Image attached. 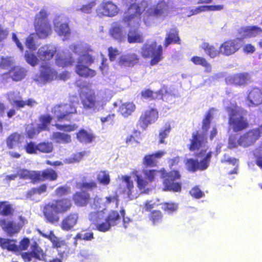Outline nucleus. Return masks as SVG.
Wrapping results in <instances>:
<instances>
[{
	"label": "nucleus",
	"instance_id": "nucleus-9",
	"mask_svg": "<svg viewBox=\"0 0 262 262\" xmlns=\"http://www.w3.org/2000/svg\"><path fill=\"white\" fill-rule=\"evenodd\" d=\"M77 105H78L77 101L70 102L69 103L61 104L54 106L52 112L58 121L62 119L68 120L70 115L76 113Z\"/></svg>",
	"mask_w": 262,
	"mask_h": 262
},
{
	"label": "nucleus",
	"instance_id": "nucleus-53",
	"mask_svg": "<svg viewBox=\"0 0 262 262\" xmlns=\"http://www.w3.org/2000/svg\"><path fill=\"white\" fill-rule=\"evenodd\" d=\"M221 162L222 163L228 162L230 164H232L233 165L236 166L234 168L233 171H231L229 172V174L236 173V170H237L236 168L238 166V161L237 159H236L235 158H231L229 157L228 155H225L224 156V157H223V158L222 159Z\"/></svg>",
	"mask_w": 262,
	"mask_h": 262
},
{
	"label": "nucleus",
	"instance_id": "nucleus-57",
	"mask_svg": "<svg viewBox=\"0 0 262 262\" xmlns=\"http://www.w3.org/2000/svg\"><path fill=\"white\" fill-rule=\"evenodd\" d=\"M85 154V151L77 152L73 155L69 159H67L66 161L69 163L79 162L84 156Z\"/></svg>",
	"mask_w": 262,
	"mask_h": 262
},
{
	"label": "nucleus",
	"instance_id": "nucleus-19",
	"mask_svg": "<svg viewBox=\"0 0 262 262\" xmlns=\"http://www.w3.org/2000/svg\"><path fill=\"white\" fill-rule=\"evenodd\" d=\"M260 130L253 129L243 134L238 139V144L241 146L247 147L253 144L260 137Z\"/></svg>",
	"mask_w": 262,
	"mask_h": 262
},
{
	"label": "nucleus",
	"instance_id": "nucleus-44",
	"mask_svg": "<svg viewBox=\"0 0 262 262\" xmlns=\"http://www.w3.org/2000/svg\"><path fill=\"white\" fill-rule=\"evenodd\" d=\"M23 137L17 133L11 135L7 140V144L9 148H13L21 142Z\"/></svg>",
	"mask_w": 262,
	"mask_h": 262
},
{
	"label": "nucleus",
	"instance_id": "nucleus-27",
	"mask_svg": "<svg viewBox=\"0 0 262 262\" xmlns=\"http://www.w3.org/2000/svg\"><path fill=\"white\" fill-rule=\"evenodd\" d=\"M249 80V74L247 73H243L229 76L226 78V82L227 84H229L242 85L246 84Z\"/></svg>",
	"mask_w": 262,
	"mask_h": 262
},
{
	"label": "nucleus",
	"instance_id": "nucleus-4",
	"mask_svg": "<svg viewBox=\"0 0 262 262\" xmlns=\"http://www.w3.org/2000/svg\"><path fill=\"white\" fill-rule=\"evenodd\" d=\"M150 3V0H142L139 4L131 5L124 14L123 21L127 26H135L139 25L141 13Z\"/></svg>",
	"mask_w": 262,
	"mask_h": 262
},
{
	"label": "nucleus",
	"instance_id": "nucleus-59",
	"mask_svg": "<svg viewBox=\"0 0 262 262\" xmlns=\"http://www.w3.org/2000/svg\"><path fill=\"white\" fill-rule=\"evenodd\" d=\"M36 35L31 34L28 36L26 41V47L31 50H35L36 48L35 39Z\"/></svg>",
	"mask_w": 262,
	"mask_h": 262
},
{
	"label": "nucleus",
	"instance_id": "nucleus-60",
	"mask_svg": "<svg viewBox=\"0 0 262 262\" xmlns=\"http://www.w3.org/2000/svg\"><path fill=\"white\" fill-rule=\"evenodd\" d=\"M254 156L256 158V163L258 166L262 167V143L254 151Z\"/></svg>",
	"mask_w": 262,
	"mask_h": 262
},
{
	"label": "nucleus",
	"instance_id": "nucleus-38",
	"mask_svg": "<svg viewBox=\"0 0 262 262\" xmlns=\"http://www.w3.org/2000/svg\"><path fill=\"white\" fill-rule=\"evenodd\" d=\"M201 48L204 50L206 54L211 58H214L221 54V52H220V47L219 49H217L213 46L207 42H203L201 45Z\"/></svg>",
	"mask_w": 262,
	"mask_h": 262
},
{
	"label": "nucleus",
	"instance_id": "nucleus-46",
	"mask_svg": "<svg viewBox=\"0 0 262 262\" xmlns=\"http://www.w3.org/2000/svg\"><path fill=\"white\" fill-rule=\"evenodd\" d=\"M40 234L44 237L49 239L53 244V247L56 248L60 247L63 243L62 241L59 240V239L53 234L52 231H50L49 233H43L40 230H38Z\"/></svg>",
	"mask_w": 262,
	"mask_h": 262
},
{
	"label": "nucleus",
	"instance_id": "nucleus-35",
	"mask_svg": "<svg viewBox=\"0 0 262 262\" xmlns=\"http://www.w3.org/2000/svg\"><path fill=\"white\" fill-rule=\"evenodd\" d=\"M7 99L12 105H15L17 107L21 108L24 104V100L17 91L9 92L7 94Z\"/></svg>",
	"mask_w": 262,
	"mask_h": 262
},
{
	"label": "nucleus",
	"instance_id": "nucleus-51",
	"mask_svg": "<svg viewBox=\"0 0 262 262\" xmlns=\"http://www.w3.org/2000/svg\"><path fill=\"white\" fill-rule=\"evenodd\" d=\"M14 64V60L11 56H2L0 59V67L3 69H8Z\"/></svg>",
	"mask_w": 262,
	"mask_h": 262
},
{
	"label": "nucleus",
	"instance_id": "nucleus-61",
	"mask_svg": "<svg viewBox=\"0 0 262 262\" xmlns=\"http://www.w3.org/2000/svg\"><path fill=\"white\" fill-rule=\"evenodd\" d=\"M25 148L28 154H35L37 150V145H35L33 142H28L25 146Z\"/></svg>",
	"mask_w": 262,
	"mask_h": 262
},
{
	"label": "nucleus",
	"instance_id": "nucleus-16",
	"mask_svg": "<svg viewBox=\"0 0 262 262\" xmlns=\"http://www.w3.org/2000/svg\"><path fill=\"white\" fill-rule=\"evenodd\" d=\"M241 38H237L224 42L220 46V52L225 56H230L236 52L242 46Z\"/></svg>",
	"mask_w": 262,
	"mask_h": 262
},
{
	"label": "nucleus",
	"instance_id": "nucleus-26",
	"mask_svg": "<svg viewBox=\"0 0 262 262\" xmlns=\"http://www.w3.org/2000/svg\"><path fill=\"white\" fill-rule=\"evenodd\" d=\"M247 99L249 102V106L258 105L262 103V92L257 88H255L251 90L247 97Z\"/></svg>",
	"mask_w": 262,
	"mask_h": 262
},
{
	"label": "nucleus",
	"instance_id": "nucleus-33",
	"mask_svg": "<svg viewBox=\"0 0 262 262\" xmlns=\"http://www.w3.org/2000/svg\"><path fill=\"white\" fill-rule=\"evenodd\" d=\"M18 177L23 179H30L37 181L39 179L40 172L35 171H30L26 169H19L17 171Z\"/></svg>",
	"mask_w": 262,
	"mask_h": 262
},
{
	"label": "nucleus",
	"instance_id": "nucleus-8",
	"mask_svg": "<svg viewBox=\"0 0 262 262\" xmlns=\"http://www.w3.org/2000/svg\"><path fill=\"white\" fill-rule=\"evenodd\" d=\"M141 54L144 58H151L150 64L154 66L162 59V47L161 45L157 47L156 42L145 43L141 48Z\"/></svg>",
	"mask_w": 262,
	"mask_h": 262
},
{
	"label": "nucleus",
	"instance_id": "nucleus-3",
	"mask_svg": "<svg viewBox=\"0 0 262 262\" xmlns=\"http://www.w3.org/2000/svg\"><path fill=\"white\" fill-rule=\"evenodd\" d=\"M89 219L94 224L98 230L101 232L108 231L112 226L119 223L120 216L117 211L111 210L106 212L105 209L100 211L92 212L89 214Z\"/></svg>",
	"mask_w": 262,
	"mask_h": 262
},
{
	"label": "nucleus",
	"instance_id": "nucleus-55",
	"mask_svg": "<svg viewBox=\"0 0 262 262\" xmlns=\"http://www.w3.org/2000/svg\"><path fill=\"white\" fill-rule=\"evenodd\" d=\"M98 180L104 185H108L110 182V176L106 171H100L98 174Z\"/></svg>",
	"mask_w": 262,
	"mask_h": 262
},
{
	"label": "nucleus",
	"instance_id": "nucleus-54",
	"mask_svg": "<svg viewBox=\"0 0 262 262\" xmlns=\"http://www.w3.org/2000/svg\"><path fill=\"white\" fill-rule=\"evenodd\" d=\"M53 149V144L49 142H43L37 145V150L45 153L51 152Z\"/></svg>",
	"mask_w": 262,
	"mask_h": 262
},
{
	"label": "nucleus",
	"instance_id": "nucleus-15",
	"mask_svg": "<svg viewBox=\"0 0 262 262\" xmlns=\"http://www.w3.org/2000/svg\"><path fill=\"white\" fill-rule=\"evenodd\" d=\"M19 222L16 223L11 221H6L4 220H0V226L9 235L18 233L20 228L27 223V220L21 216H19Z\"/></svg>",
	"mask_w": 262,
	"mask_h": 262
},
{
	"label": "nucleus",
	"instance_id": "nucleus-22",
	"mask_svg": "<svg viewBox=\"0 0 262 262\" xmlns=\"http://www.w3.org/2000/svg\"><path fill=\"white\" fill-rule=\"evenodd\" d=\"M56 52V47L49 44L41 46L37 51V55L41 61H46L51 59Z\"/></svg>",
	"mask_w": 262,
	"mask_h": 262
},
{
	"label": "nucleus",
	"instance_id": "nucleus-64",
	"mask_svg": "<svg viewBox=\"0 0 262 262\" xmlns=\"http://www.w3.org/2000/svg\"><path fill=\"white\" fill-rule=\"evenodd\" d=\"M162 208L165 211L171 213L177 209L178 205L174 203H165L163 205Z\"/></svg>",
	"mask_w": 262,
	"mask_h": 262
},
{
	"label": "nucleus",
	"instance_id": "nucleus-39",
	"mask_svg": "<svg viewBox=\"0 0 262 262\" xmlns=\"http://www.w3.org/2000/svg\"><path fill=\"white\" fill-rule=\"evenodd\" d=\"M77 138L81 143H90L94 140L95 136L93 134L81 129L77 133Z\"/></svg>",
	"mask_w": 262,
	"mask_h": 262
},
{
	"label": "nucleus",
	"instance_id": "nucleus-10",
	"mask_svg": "<svg viewBox=\"0 0 262 262\" xmlns=\"http://www.w3.org/2000/svg\"><path fill=\"white\" fill-rule=\"evenodd\" d=\"M57 71L48 63H43L40 66L39 75H36L34 80L39 84H44L56 79Z\"/></svg>",
	"mask_w": 262,
	"mask_h": 262
},
{
	"label": "nucleus",
	"instance_id": "nucleus-6",
	"mask_svg": "<svg viewBox=\"0 0 262 262\" xmlns=\"http://www.w3.org/2000/svg\"><path fill=\"white\" fill-rule=\"evenodd\" d=\"M47 12L41 9L35 17L34 27L36 34L40 38H45L51 33V27L47 19Z\"/></svg>",
	"mask_w": 262,
	"mask_h": 262
},
{
	"label": "nucleus",
	"instance_id": "nucleus-40",
	"mask_svg": "<svg viewBox=\"0 0 262 262\" xmlns=\"http://www.w3.org/2000/svg\"><path fill=\"white\" fill-rule=\"evenodd\" d=\"M224 9V5H205L199 6L197 8L191 10L192 14H196L201 12L207 11H219Z\"/></svg>",
	"mask_w": 262,
	"mask_h": 262
},
{
	"label": "nucleus",
	"instance_id": "nucleus-18",
	"mask_svg": "<svg viewBox=\"0 0 262 262\" xmlns=\"http://www.w3.org/2000/svg\"><path fill=\"white\" fill-rule=\"evenodd\" d=\"M118 7L112 2L103 1L97 7V12L99 15L113 17L118 13Z\"/></svg>",
	"mask_w": 262,
	"mask_h": 262
},
{
	"label": "nucleus",
	"instance_id": "nucleus-23",
	"mask_svg": "<svg viewBox=\"0 0 262 262\" xmlns=\"http://www.w3.org/2000/svg\"><path fill=\"white\" fill-rule=\"evenodd\" d=\"M115 203L116 206L118 205L117 196H109L102 200L98 196H96L93 199H91L90 202V206L93 209L103 208L107 206V204Z\"/></svg>",
	"mask_w": 262,
	"mask_h": 262
},
{
	"label": "nucleus",
	"instance_id": "nucleus-31",
	"mask_svg": "<svg viewBox=\"0 0 262 262\" xmlns=\"http://www.w3.org/2000/svg\"><path fill=\"white\" fill-rule=\"evenodd\" d=\"M54 26L55 31L59 36L63 37V40H66L69 37L71 31L68 24L55 21Z\"/></svg>",
	"mask_w": 262,
	"mask_h": 262
},
{
	"label": "nucleus",
	"instance_id": "nucleus-56",
	"mask_svg": "<svg viewBox=\"0 0 262 262\" xmlns=\"http://www.w3.org/2000/svg\"><path fill=\"white\" fill-rule=\"evenodd\" d=\"M141 95L144 98H148L150 99H158L160 96L159 92L154 93L150 90L143 91L141 93Z\"/></svg>",
	"mask_w": 262,
	"mask_h": 262
},
{
	"label": "nucleus",
	"instance_id": "nucleus-5",
	"mask_svg": "<svg viewBox=\"0 0 262 262\" xmlns=\"http://www.w3.org/2000/svg\"><path fill=\"white\" fill-rule=\"evenodd\" d=\"M229 124L234 132H237L246 128L248 123L244 118L243 112L239 107H228Z\"/></svg>",
	"mask_w": 262,
	"mask_h": 262
},
{
	"label": "nucleus",
	"instance_id": "nucleus-45",
	"mask_svg": "<svg viewBox=\"0 0 262 262\" xmlns=\"http://www.w3.org/2000/svg\"><path fill=\"white\" fill-rule=\"evenodd\" d=\"M40 172L39 179L37 181H43L44 180H55L57 179V174L56 172L52 169H47L45 171Z\"/></svg>",
	"mask_w": 262,
	"mask_h": 262
},
{
	"label": "nucleus",
	"instance_id": "nucleus-52",
	"mask_svg": "<svg viewBox=\"0 0 262 262\" xmlns=\"http://www.w3.org/2000/svg\"><path fill=\"white\" fill-rule=\"evenodd\" d=\"M0 246L4 249L8 250L14 251L16 249V246L14 242L9 239L0 238Z\"/></svg>",
	"mask_w": 262,
	"mask_h": 262
},
{
	"label": "nucleus",
	"instance_id": "nucleus-63",
	"mask_svg": "<svg viewBox=\"0 0 262 262\" xmlns=\"http://www.w3.org/2000/svg\"><path fill=\"white\" fill-rule=\"evenodd\" d=\"M3 205L0 209H2L1 214L4 215H10L12 214L13 209L10 205L6 204V202H2Z\"/></svg>",
	"mask_w": 262,
	"mask_h": 262
},
{
	"label": "nucleus",
	"instance_id": "nucleus-37",
	"mask_svg": "<svg viewBox=\"0 0 262 262\" xmlns=\"http://www.w3.org/2000/svg\"><path fill=\"white\" fill-rule=\"evenodd\" d=\"M55 208L56 212L63 213L70 209L71 206V202L70 200L62 199L52 203Z\"/></svg>",
	"mask_w": 262,
	"mask_h": 262
},
{
	"label": "nucleus",
	"instance_id": "nucleus-42",
	"mask_svg": "<svg viewBox=\"0 0 262 262\" xmlns=\"http://www.w3.org/2000/svg\"><path fill=\"white\" fill-rule=\"evenodd\" d=\"M52 139L58 143H68L71 142V136L63 133L55 132L52 135Z\"/></svg>",
	"mask_w": 262,
	"mask_h": 262
},
{
	"label": "nucleus",
	"instance_id": "nucleus-25",
	"mask_svg": "<svg viewBox=\"0 0 262 262\" xmlns=\"http://www.w3.org/2000/svg\"><path fill=\"white\" fill-rule=\"evenodd\" d=\"M58 212L55 210V208L53 203L46 205L43 208V214L47 221L52 224H54L59 221V217Z\"/></svg>",
	"mask_w": 262,
	"mask_h": 262
},
{
	"label": "nucleus",
	"instance_id": "nucleus-20",
	"mask_svg": "<svg viewBox=\"0 0 262 262\" xmlns=\"http://www.w3.org/2000/svg\"><path fill=\"white\" fill-rule=\"evenodd\" d=\"M211 157V152H209L200 162L193 159H188L186 163V167L188 170L191 171H195L196 170L206 169L209 166Z\"/></svg>",
	"mask_w": 262,
	"mask_h": 262
},
{
	"label": "nucleus",
	"instance_id": "nucleus-28",
	"mask_svg": "<svg viewBox=\"0 0 262 262\" xmlns=\"http://www.w3.org/2000/svg\"><path fill=\"white\" fill-rule=\"evenodd\" d=\"M262 29L257 26H248L241 29L239 34L243 38H251L260 35Z\"/></svg>",
	"mask_w": 262,
	"mask_h": 262
},
{
	"label": "nucleus",
	"instance_id": "nucleus-29",
	"mask_svg": "<svg viewBox=\"0 0 262 262\" xmlns=\"http://www.w3.org/2000/svg\"><path fill=\"white\" fill-rule=\"evenodd\" d=\"M130 26L132 28L129 30L127 34V41L129 43H141L144 40L142 33L135 27L138 26Z\"/></svg>",
	"mask_w": 262,
	"mask_h": 262
},
{
	"label": "nucleus",
	"instance_id": "nucleus-32",
	"mask_svg": "<svg viewBox=\"0 0 262 262\" xmlns=\"http://www.w3.org/2000/svg\"><path fill=\"white\" fill-rule=\"evenodd\" d=\"M78 219V214L77 213L70 214L61 223V228L64 230H69L76 224Z\"/></svg>",
	"mask_w": 262,
	"mask_h": 262
},
{
	"label": "nucleus",
	"instance_id": "nucleus-13",
	"mask_svg": "<svg viewBox=\"0 0 262 262\" xmlns=\"http://www.w3.org/2000/svg\"><path fill=\"white\" fill-rule=\"evenodd\" d=\"M97 187L96 183L94 181L83 183L81 185L82 191L76 193L73 196L75 203L79 206H83L87 204L88 201H91L90 195L85 190H92Z\"/></svg>",
	"mask_w": 262,
	"mask_h": 262
},
{
	"label": "nucleus",
	"instance_id": "nucleus-11",
	"mask_svg": "<svg viewBox=\"0 0 262 262\" xmlns=\"http://www.w3.org/2000/svg\"><path fill=\"white\" fill-rule=\"evenodd\" d=\"M158 173L161 174L163 177H165L164 172L163 171H156L155 170H143L144 177L142 176H136V180L138 184V186L139 189L141 191L142 193H146L148 189H146L149 182L154 180L155 176Z\"/></svg>",
	"mask_w": 262,
	"mask_h": 262
},
{
	"label": "nucleus",
	"instance_id": "nucleus-36",
	"mask_svg": "<svg viewBox=\"0 0 262 262\" xmlns=\"http://www.w3.org/2000/svg\"><path fill=\"white\" fill-rule=\"evenodd\" d=\"M165 154V152L163 151H159L155 154L147 155L144 158L143 163L146 166H155L157 164V159L162 157Z\"/></svg>",
	"mask_w": 262,
	"mask_h": 262
},
{
	"label": "nucleus",
	"instance_id": "nucleus-41",
	"mask_svg": "<svg viewBox=\"0 0 262 262\" xmlns=\"http://www.w3.org/2000/svg\"><path fill=\"white\" fill-rule=\"evenodd\" d=\"M136 106L132 102L123 103L119 108V112L124 117L131 115L135 111Z\"/></svg>",
	"mask_w": 262,
	"mask_h": 262
},
{
	"label": "nucleus",
	"instance_id": "nucleus-7",
	"mask_svg": "<svg viewBox=\"0 0 262 262\" xmlns=\"http://www.w3.org/2000/svg\"><path fill=\"white\" fill-rule=\"evenodd\" d=\"M212 115L209 113L203 121L202 133L196 132L192 134V139L191 140L190 150L198 149L201 147H205L206 142V132L210 126Z\"/></svg>",
	"mask_w": 262,
	"mask_h": 262
},
{
	"label": "nucleus",
	"instance_id": "nucleus-43",
	"mask_svg": "<svg viewBox=\"0 0 262 262\" xmlns=\"http://www.w3.org/2000/svg\"><path fill=\"white\" fill-rule=\"evenodd\" d=\"M74 61V59L70 56L58 54L56 63L59 67H64L72 64Z\"/></svg>",
	"mask_w": 262,
	"mask_h": 262
},
{
	"label": "nucleus",
	"instance_id": "nucleus-50",
	"mask_svg": "<svg viewBox=\"0 0 262 262\" xmlns=\"http://www.w3.org/2000/svg\"><path fill=\"white\" fill-rule=\"evenodd\" d=\"M25 58L26 61L32 66L38 64L40 60L37 55L28 51L25 52Z\"/></svg>",
	"mask_w": 262,
	"mask_h": 262
},
{
	"label": "nucleus",
	"instance_id": "nucleus-30",
	"mask_svg": "<svg viewBox=\"0 0 262 262\" xmlns=\"http://www.w3.org/2000/svg\"><path fill=\"white\" fill-rule=\"evenodd\" d=\"M139 60V56L136 53H129L122 55L119 60V64L125 67H133Z\"/></svg>",
	"mask_w": 262,
	"mask_h": 262
},
{
	"label": "nucleus",
	"instance_id": "nucleus-17",
	"mask_svg": "<svg viewBox=\"0 0 262 262\" xmlns=\"http://www.w3.org/2000/svg\"><path fill=\"white\" fill-rule=\"evenodd\" d=\"M166 179L163 181L165 190L179 191L181 189V184L175 182L180 179V174L176 170L171 171L167 174Z\"/></svg>",
	"mask_w": 262,
	"mask_h": 262
},
{
	"label": "nucleus",
	"instance_id": "nucleus-2",
	"mask_svg": "<svg viewBox=\"0 0 262 262\" xmlns=\"http://www.w3.org/2000/svg\"><path fill=\"white\" fill-rule=\"evenodd\" d=\"M76 84L80 89V98L85 110L94 112L102 108L105 101L95 95L91 84L86 81H77Z\"/></svg>",
	"mask_w": 262,
	"mask_h": 262
},
{
	"label": "nucleus",
	"instance_id": "nucleus-48",
	"mask_svg": "<svg viewBox=\"0 0 262 262\" xmlns=\"http://www.w3.org/2000/svg\"><path fill=\"white\" fill-rule=\"evenodd\" d=\"M96 5V2L92 1L85 5L77 6L75 7V9L76 11L81 12L85 14H90L92 12L93 7H94Z\"/></svg>",
	"mask_w": 262,
	"mask_h": 262
},
{
	"label": "nucleus",
	"instance_id": "nucleus-49",
	"mask_svg": "<svg viewBox=\"0 0 262 262\" xmlns=\"http://www.w3.org/2000/svg\"><path fill=\"white\" fill-rule=\"evenodd\" d=\"M179 40L178 31L176 29H171L167 35L164 45L165 47H167L172 42H177Z\"/></svg>",
	"mask_w": 262,
	"mask_h": 262
},
{
	"label": "nucleus",
	"instance_id": "nucleus-24",
	"mask_svg": "<svg viewBox=\"0 0 262 262\" xmlns=\"http://www.w3.org/2000/svg\"><path fill=\"white\" fill-rule=\"evenodd\" d=\"M111 36L119 42H124L126 39V32L120 24H114L110 30Z\"/></svg>",
	"mask_w": 262,
	"mask_h": 262
},
{
	"label": "nucleus",
	"instance_id": "nucleus-34",
	"mask_svg": "<svg viewBox=\"0 0 262 262\" xmlns=\"http://www.w3.org/2000/svg\"><path fill=\"white\" fill-rule=\"evenodd\" d=\"M27 70L20 67H15L9 71V75L14 81H20L26 75Z\"/></svg>",
	"mask_w": 262,
	"mask_h": 262
},
{
	"label": "nucleus",
	"instance_id": "nucleus-12",
	"mask_svg": "<svg viewBox=\"0 0 262 262\" xmlns=\"http://www.w3.org/2000/svg\"><path fill=\"white\" fill-rule=\"evenodd\" d=\"M171 7L168 3L161 1L157 5L147 9L145 14L157 18L164 19L170 11Z\"/></svg>",
	"mask_w": 262,
	"mask_h": 262
},
{
	"label": "nucleus",
	"instance_id": "nucleus-47",
	"mask_svg": "<svg viewBox=\"0 0 262 262\" xmlns=\"http://www.w3.org/2000/svg\"><path fill=\"white\" fill-rule=\"evenodd\" d=\"M51 118L49 116H42L40 118L41 123L37 124V128L39 133L42 130H48V126L50 125Z\"/></svg>",
	"mask_w": 262,
	"mask_h": 262
},
{
	"label": "nucleus",
	"instance_id": "nucleus-14",
	"mask_svg": "<svg viewBox=\"0 0 262 262\" xmlns=\"http://www.w3.org/2000/svg\"><path fill=\"white\" fill-rule=\"evenodd\" d=\"M21 256L25 262H36L37 260H43L46 254L38 245L33 242L31 244V251L22 253Z\"/></svg>",
	"mask_w": 262,
	"mask_h": 262
},
{
	"label": "nucleus",
	"instance_id": "nucleus-58",
	"mask_svg": "<svg viewBox=\"0 0 262 262\" xmlns=\"http://www.w3.org/2000/svg\"><path fill=\"white\" fill-rule=\"evenodd\" d=\"M26 130L28 137L31 139L35 137L39 133L37 127H34L31 124L27 125L26 128Z\"/></svg>",
	"mask_w": 262,
	"mask_h": 262
},
{
	"label": "nucleus",
	"instance_id": "nucleus-1",
	"mask_svg": "<svg viewBox=\"0 0 262 262\" xmlns=\"http://www.w3.org/2000/svg\"><path fill=\"white\" fill-rule=\"evenodd\" d=\"M70 49L79 56L76 59V72L80 76L93 77L96 72L89 67L94 62V58L89 54V46L83 42H77L70 46Z\"/></svg>",
	"mask_w": 262,
	"mask_h": 262
},
{
	"label": "nucleus",
	"instance_id": "nucleus-62",
	"mask_svg": "<svg viewBox=\"0 0 262 262\" xmlns=\"http://www.w3.org/2000/svg\"><path fill=\"white\" fill-rule=\"evenodd\" d=\"M123 183L126 185L128 190L127 194L128 195L131 192L132 189L133 188V182L130 180V177L128 176H124L122 177Z\"/></svg>",
	"mask_w": 262,
	"mask_h": 262
},
{
	"label": "nucleus",
	"instance_id": "nucleus-21",
	"mask_svg": "<svg viewBox=\"0 0 262 262\" xmlns=\"http://www.w3.org/2000/svg\"><path fill=\"white\" fill-rule=\"evenodd\" d=\"M159 117V114L155 108L149 107L140 116V121L143 128L155 123Z\"/></svg>",
	"mask_w": 262,
	"mask_h": 262
}]
</instances>
